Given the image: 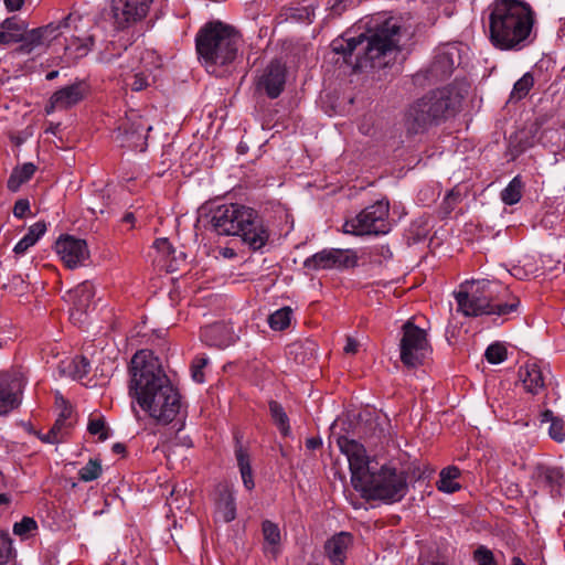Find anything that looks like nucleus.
Masks as SVG:
<instances>
[{
  "mask_svg": "<svg viewBox=\"0 0 565 565\" xmlns=\"http://www.w3.org/2000/svg\"><path fill=\"white\" fill-rule=\"evenodd\" d=\"M90 435L98 436L100 441H105L109 437V428L103 416H90L87 425Z\"/></svg>",
  "mask_w": 565,
  "mask_h": 565,
  "instance_id": "nucleus-40",
  "label": "nucleus"
},
{
  "mask_svg": "<svg viewBox=\"0 0 565 565\" xmlns=\"http://www.w3.org/2000/svg\"><path fill=\"white\" fill-rule=\"evenodd\" d=\"M484 356L489 363L499 364L507 360L508 351L503 344L495 342L487 348Z\"/></svg>",
  "mask_w": 565,
  "mask_h": 565,
  "instance_id": "nucleus-44",
  "label": "nucleus"
},
{
  "mask_svg": "<svg viewBox=\"0 0 565 565\" xmlns=\"http://www.w3.org/2000/svg\"><path fill=\"white\" fill-rule=\"evenodd\" d=\"M70 373L74 379H83L90 371V362L87 358L81 355L76 356L70 364Z\"/></svg>",
  "mask_w": 565,
  "mask_h": 565,
  "instance_id": "nucleus-45",
  "label": "nucleus"
},
{
  "mask_svg": "<svg viewBox=\"0 0 565 565\" xmlns=\"http://www.w3.org/2000/svg\"><path fill=\"white\" fill-rule=\"evenodd\" d=\"M152 0H111L109 17L116 30H126L141 21Z\"/></svg>",
  "mask_w": 565,
  "mask_h": 565,
  "instance_id": "nucleus-12",
  "label": "nucleus"
},
{
  "mask_svg": "<svg viewBox=\"0 0 565 565\" xmlns=\"http://www.w3.org/2000/svg\"><path fill=\"white\" fill-rule=\"evenodd\" d=\"M45 29L35 28L24 33H20V51L30 54L36 46L49 45L47 38L44 35Z\"/></svg>",
  "mask_w": 565,
  "mask_h": 565,
  "instance_id": "nucleus-28",
  "label": "nucleus"
},
{
  "mask_svg": "<svg viewBox=\"0 0 565 565\" xmlns=\"http://www.w3.org/2000/svg\"><path fill=\"white\" fill-rule=\"evenodd\" d=\"M476 565H498L493 552L484 545H479L472 554Z\"/></svg>",
  "mask_w": 565,
  "mask_h": 565,
  "instance_id": "nucleus-46",
  "label": "nucleus"
},
{
  "mask_svg": "<svg viewBox=\"0 0 565 565\" xmlns=\"http://www.w3.org/2000/svg\"><path fill=\"white\" fill-rule=\"evenodd\" d=\"M111 450L116 455H125L126 454V446L121 443H116L113 445Z\"/></svg>",
  "mask_w": 565,
  "mask_h": 565,
  "instance_id": "nucleus-64",
  "label": "nucleus"
},
{
  "mask_svg": "<svg viewBox=\"0 0 565 565\" xmlns=\"http://www.w3.org/2000/svg\"><path fill=\"white\" fill-rule=\"evenodd\" d=\"M337 444L340 451L348 458L351 484L355 490L363 480L369 478L367 475L372 471L370 457L362 444L347 436H339Z\"/></svg>",
  "mask_w": 565,
  "mask_h": 565,
  "instance_id": "nucleus-11",
  "label": "nucleus"
},
{
  "mask_svg": "<svg viewBox=\"0 0 565 565\" xmlns=\"http://www.w3.org/2000/svg\"><path fill=\"white\" fill-rule=\"evenodd\" d=\"M262 531L265 542L271 545L273 551H275L276 546L279 545L281 541L280 530L278 525L269 520H265L262 523Z\"/></svg>",
  "mask_w": 565,
  "mask_h": 565,
  "instance_id": "nucleus-41",
  "label": "nucleus"
},
{
  "mask_svg": "<svg viewBox=\"0 0 565 565\" xmlns=\"http://www.w3.org/2000/svg\"><path fill=\"white\" fill-rule=\"evenodd\" d=\"M81 17L78 14L70 13L67 17L62 19L58 22H51L46 25L40 26V29H45L44 35L47 38V42L51 43L57 36L62 34L63 29H76L75 22L79 21Z\"/></svg>",
  "mask_w": 565,
  "mask_h": 565,
  "instance_id": "nucleus-29",
  "label": "nucleus"
},
{
  "mask_svg": "<svg viewBox=\"0 0 565 565\" xmlns=\"http://www.w3.org/2000/svg\"><path fill=\"white\" fill-rule=\"evenodd\" d=\"M55 249L71 269L78 267L89 257L86 241L71 235L60 237L55 243Z\"/></svg>",
  "mask_w": 565,
  "mask_h": 565,
  "instance_id": "nucleus-14",
  "label": "nucleus"
},
{
  "mask_svg": "<svg viewBox=\"0 0 565 565\" xmlns=\"http://www.w3.org/2000/svg\"><path fill=\"white\" fill-rule=\"evenodd\" d=\"M401 32L399 20L391 17L376 24L369 35L334 39L331 49L355 70L366 67L367 63L373 68H381L388 64L386 57L398 51Z\"/></svg>",
  "mask_w": 565,
  "mask_h": 565,
  "instance_id": "nucleus-2",
  "label": "nucleus"
},
{
  "mask_svg": "<svg viewBox=\"0 0 565 565\" xmlns=\"http://www.w3.org/2000/svg\"><path fill=\"white\" fill-rule=\"evenodd\" d=\"M333 257L332 248H326L308 257L303 266L311 270L333 269Z\"/></svg>",
  "mask_w": 565,
  "mask_h": 565,
  "instance_id": "nucleus-32",
  "label": "nucleus"
},
{
  "mask_svg": "<svg viewBox=\"0 0 565 565\" xmlns=\"http://www.w3.org/2000/svg\"><path fill=\"white\" fill-rule=\"evenodd\" d=\"M539 142L543 146H547L548 143L554 145V136L547 137V129H544L540 137L523 135L522 129L515 135L514 147L519 152H523Z\"/></svg>",
  "mask_w": 565,
  "mask_h": 565,
  "instance_id": "nucleus-30",
  "label": "nucleus"
},
{
  "mask_svg": "<svg viewBox=\"0 0 565 565\" xmlns=\"http://www.w3.org/2000/svg\"><path fill=\"white\" fill-rule=\"evenodd\" d=\"M24 1L25 0H4V6L9 12H14L23 7Z\"/></svg>",
  "mask_w": 565,
  "mask_h": 565,
  "instance_id": "nucleus-61",
  "label": "nucleus"
},
{
  "mask_svg": "<svg viewBox=\"0 0 565 565\" xmlns=\"http://www.w3.org/2000/svg\"><path fill=\"white\" fill-rule=\"evenodd\" d=\"M221 330V327L218 326H211V327H206L202 330L201 332V337L202 339L209 344V345H218L217 343L215 342H211L209 341V335L211 334H215L217 333L218 331Z\"/></svg>",
  "mask_w": 565,
  "mask_h": 565,
  "instance_id": "nucleus-58",
  "label": "nucleus"
},
{
  "mask_svg": "<svg viewBox=\"0 0 565 565\" xmlns=\"http://www.w3.org/2000/svg\"><path fill=\"white\" fill-rule=\"evenodd\" d=\"M332 253L334 255L332 260L333 268L343 270L358 265V255L352 249L332 248Z\"/></svg>",
  "mask_w": 565,
  "mask_h": 565,
  "instance_id": "nucleus-35",
  "label": "nucleus"
},
{
  "mask_svg": "<svg viewBox=\"0 0 565 565\" xmlns=\"http://www.w3.org/2000/svg\"><path fill=\"white\" fill-rule=\"evenodd\" d=\"M0 29L6 30L7 32L13 31H22L23 28L19 24L18 20L14 17L7 18L0 23Z\"/></svg>",
  "mask_w": 565,
  "mask_h": 565,
  "instance_id": "nucleus-55",
  "label": "nucleus"
},
{
  "mask_svg": "<svg viewBox=\"0 0 565 565\" xmlns=\"http://www.w3.org/2000/svg\"><path fill=\"white\" fill-rule=\"evenodd\" d=\"M216 513L225 522L230 523L236 518V502L234 492L224 489L216 501Z\"/></svg>",
  "mask_w": 565,
  "mask_h": 565,
  "instance_id": "nucleus-24",
  "label": "nucleus"
},
{
  "mask_svg": "<svg viewBox=\"0 0 565 565\" xmlns=\"http://www.w3.org/2000/svg\"><path fill=\"white\" fill-rule=\"evenodd\" d=\"M209 359L205 356H195L191 364V376L194 382L203 383L205 381L203 369L207 365Z\"/></svg>",
  "mask_w": 565,
  "mask_h": 565,
  "instance_id": "nucleus-48",
  "label": "nucleus"
},
{
  "mask_svg": "<svg viewBox=\"0 0 565 565\" xmlns=\"http://www.w3.org/2000/svg\"><path fill=\"white\" fill-rule=\"evenodd\" d=\"M94 44V38L92 35L85 38V39H78L74 38L71 43L66 44L65 52L66 54L74 58H81L90 51L92 46Z\"/></svg>",
  "mask_w": 565,
  "mask_h": 565,
  "instance_id": "nucleus-34",
  "label": "nucleus"
},
{
  "mask_svg": "<svg viewBox=\"0 0 565 565\" xmlns=\"http://www.w3.org/2000/svg\"><path fill=\"white\" fill-rule=\"evenodd\" d=\"M124 50H126V47L121 44L114 41L107 42L104 49L98 53V61L100 63H110L114 58L119 57Z\"/></svg>",
  "mask_w": 565,
  "mask_h": 565,
  "instance_id": "nucleus-43",
  "label": "nucleus"
},
{
  "mask_svg": "<svg viewBox=\"0 0 565 565\" xmlns=\"http://www.w3.org/2000/svg\"><path fill=\"white\" fill-rule=\"evenodd\" d=\"M128 395L159 425L172 423L181 409V395L150 350L137 351L129 364Z\"/></svg>",
  "mask_w": 565,
  "mask_h": 565,
  "instance_id": "nucleus-1",
  "label": "nucleus"
},
{
  "mask_svg": "<svg viewBox=\"0 0 565 565\" xmlns=\"http://www.w3.org/2000/svg\"><path fill=\"white\" fill-rule=\"evenodd\" d=\"M30 211V203L25 199H20L14 203L13 215L18 218H23Z\"/></svg>",
  "mask_w": 565,
  "mask_h": 565,
  "instance_id": "nucleus-53",
  "label": "nucleus"
},
{
  "mask_svg": "<svg viewBox=\"0 0 565 565\" xmlns=\"http://www.w3.org/2000/svg\"><path fill=\"white\" fill-rule=\"evenodd\" d=\"M286 75L287 68L285 63L279 60H273L264 70L258 86L265 90L269 98H277L285 88Z\"/></svg>",
  "mask_w": 565,
  "mask_h": 565,
  "instance_id": "nucleus-15",
  "label": "nucleus"
},
{
  "mask_svg": "<svg viewBox=\"0 0 565 565\" xmlns=\"http://www.w3.org/2000/svg\"><path fill=\"white\" fill-rule=\"evenodd\" d=\"M58 399L61 401L62 409L57 418L66 422H74L72 406L62 396Z\"/></svg>",
  "mask_w": 565,
  "mask_h": 565,
  "instance_id": "nucleus-54",
  "label": "nucleus"
},
{
  "mask_svg": "<svg viewBox=\"0 0 565 565\" xmlns=\"http://www.w3.org/2000/svg\"><path fill=\"white\" fill-rule=\"evenodd\" d=\"M154 246L161 253L169 255L173 252V247L167 238H159L154 242Z\"/></svg>",
  "mask_w": 565,
  "mask_h": 565,
  "instance_id": "nucleus-57",
  "label": "nucleus"
},
{
  "mask_svg": "<svg viewBox=\"0 0 565 565\" xmlns=\"http://www.w3.org/2000/svg\"><path fill=\"white\" fill-rule=\"evenodd\" d=\"M242 435L236 431L234 434V455L241 473L243 484L247 491L255 488L254 472L252 469L250 454L246 446L242 443Z\"/></svg>",
  "mask_w": 565,
  "mask_h": 565,
  "instance_id": "nucleus-17",
  "label": "nucleus"
},
{
  "mask_svg": "<svg viewBox=\"0 0 565 565\" xmlns=\"http://www.w3.org/2000/svg\"><path fill=\"white\" fill-rule=\"evenodd\" d=\"M36 530V521L30 516H23L20 522H15L13 524V533L21 537H25L28 534Z\"/></svg>",
  "mask_w": 565,
  "mask_h": 565,
  "instance_id": "nucleus-47",
  "label": "nucleus"
},
{
  "mask_svg": "<svg viewBox=\"0 0 565 565\" xmlns=\"http://www.w3.org/2000/svg\"><path fill=\"white\" fill-rule=\"evenodd\" d=\"M534 85L533 74L527 72L513 86L510 95L511 100H521L527 96L529 92Z\"/></svg>",
  "mask_w": 565,
  "mask_h": 565,
  "instance_id": "nucleus-38",
  "label": "nucleus"
},
{
  "mask_svg": "<svg viewBox=\"0 0 565 565\" xmlns=\"http://www.w3.org/2000/svg\"><path fill=\"white\" fill-rule=\"evenodd\" d=\"M322 446L320 437H310L306 440V447L310 450H316Z\"/></svg>",
  "mask_w": 565,
  "mask_h": 565,
  "instance_id": "nucleus-62",
  "label": "nucleus"
},
{
  "mask_svg": "<svg viewBox=\"0 0 565 565\" xmlns=\"http://www.w3.org/2000/svg\"><path fill=\"white\" fill-rule=\"evenodd\" d=\"M351 544V534L348 532H340L326 542V555L333 565H343L347 559V553Z\"/></svg>",
  "mask_w": 565,
  "mask_h": 565,
  "instance_id": "nucleus-18",
  "label": "nucleus"
},
{
  "mask_svg": "<svg viewBox=\"0 0 565 565\" xmlns=\"http://www.w3.org/2000/svg\"><path fill=\"white\" fill-rule=\"evenodd\" d=\"M21 41V36H20V33H12V32H7L6 30L3 29H0V45H6V44H10V43H14V42H20Z\"/></svg>",
  "mask_w": 565,
  "mask_h": 565,
  "instance_id": "nucleus-56",
  "label": "nucleus"
},
{
  "mask_svg": "<svg viewBox=\"0 0 565 565\" xmlns=\"http://www.w3.org/2000/svg\"><path fill=\"white\" fill-rule=\"evenodd\" d=\"M523 182L519 175L514 177L501 191L500 196L504 204H516L522 198Z\"/></svg>",
  "mask_w": 565,
  "mask_h": 565,
  "instance_id": "nucleus-33",
  "label": "nucleus"
},
{
  "mask_svg": "<svg viewBox=\"0 0 565 565\" xmlns=\"http://www.w3.org/2000/svg\"><path fill=\"white\" fill-rule=\"evenodd\" d=\"M14 555L12 539L8 532L0 531V565H7Z\"/></svg>",
  "mask_w": 565,
  "mask_h": 565,
  "instance_id": "nucleus-42",
  "label": "nucleus"
},
{
  "mask_svg": "<svg viewBox=\"0 0 565 565\" xmlns=\"http://www.w3.org/2000/svg\"><path fill=\"white\" fill-rule=\"evenodd\" d=\"M488 39L500 51H521L533 42L535 12L523 0H494L487 8Z\"/></svg>",
  "mask_w": 565,
  "mask_h": 565,
  "instance_id": "nucleus-3",
  "label": "nucleus"
},
{
  "mask_svg": "<svg viewBox=\"0 0 565 565\" xmlns=\"http://www.w3.org/2000/svg\"><path fill=\"white\" fill-rule=\"evenodd\" d=\"M536 477L544 487L550 489L551 493L558 492L565 482L563 470L558 467L539 466Z\"/></svg>",
  "mask_w": 565,
  "mask_h": 565,
  "instance_id": "nucleus-22",
  "label": "nucleus"
},
{
  "mask_svg": "<svg viewBox=\"0 0 565 565\" xmlns=\"http://www.w3.org/2000/svg\"><path fill=\"white\" fill-rule=\"evenodd\" d=\"M268 406H269V413H270L273 420L278 426L280 433L282 435L287 436L290 431V425H289V418H288L284 407L277 401H270Z\"/></svg>",
  "mask_w": 565,
  "mask_h": 565,
  "instance_id": "nucleus-36",
  "label": "nucleus"
},
{
  "mask_svg": "<svg viewBox=\"0 0 565 565\" xmlns=\"http://www.w3.org/2000/svg\"><path fill=\"white\" fill-rule=\"evenodd\" d=\"M550 437L557 441L562 443L565 440V420L562 418L553 419V423L550 425L548 429Z\"/></svg>",
  "mask_w": 565,
  "mask_h": 565,
  "instance_id": "nucleus-49",
  "label": "nucleus"
},
{
  "mask_svg": "<svg viewBox=\"0 0 565 565\" xmlns=\"http://www.w3.org/2000/svg\"><path fill=\"white\" fill-rule=\"evenodd\" d=\"M46 232V224L39 221L31 225L28 233L15 244L13 252L17 255H23L31 246H33Z\"/></svg>",
  "mask_w": 565,
  "mask_h": 565,
  "instance_id": "nucleus-25",
  "label": "nucleus"
},
{
  "mask_svg": "<svg viewBox=\"0 0 565 565\" xmlns=\"http://www.w3.org/2000/svg\"><path fill=\"white\" fill-rule=\"evenodd\" d=\"M463 95L454 85L430 90L417 98L407 107L404 115L406 134H425L431 127L446 121L458 110Z\"/></svg>",
  "mask_w": 565,
  "mask_h": 565,
  "instance_id": "nucleus-4",
  "label": "nucleus"
},
{
  "mask_svg": "<svg viewBox=\"0 0 565 565\" xmlns=\"http://www.w3.org/2000/svg\"><path fill=\"white\" fill-rule=\"evenodd\" d=\"M77 311H86L94 296L95 288L90 281H84L67 292Z\"/></svg>",
  "mask_w": 565,
  "mask_h": 565,
  "instance_id": "nucleus-23",
  "label": "nucleus"
},
{
  "mask_svg": "<svg viewBox=\"0 0 565 565\" xmlns=\"http://www.w3.org/2000/svg\"><path fill=\"white\" fill-rule=\"evenodd\" d=\"M557 417L554 416L553 412L550 411V409H546L544 411L542 414H541V422L542 423H547V422H551V424L553 423V419H556Z\"/></svg>",
  "mask_w": 565,
  "mask_h": 565,
  "instance_id": "nucleus-63",
  "label": "nucleus"
},
{
  "mask_svg": "<svg viewBox=\"0 0 565 565\" xmlns=\"http://www.w3.org/2000/svg\"><path fill=\"white\" fill-rule=\"evenodd\" d=\"M358 349H359V342L355 339L348 337L347 343L343 349L344 352L348 354H355L358 352Z\"/></svg>",
  "mask_w": 565,
  "mask_h": 565,
  "instance_id": "nucleus-60",
  "label": "nucleus"
},
{
  "mask_svg": "<svg viewBox=\"0 0 565 565\" xmlns=\"http://www.w3.org/2000/svg\"><path fill=\"white\" fill-rule=\"evenodd\" d=\"M151 127L146 128L141 120L127 121L119 127V134L122 135V141L129 147H137L141 139H145V131H149Z\"/></svg>",
  "mask_w": 565,
  "mask_h": 565,
  "instance_id": "nucleus-26",
  "label": "nucleus"
},
{
  "mask_svg": "<svg viewBox=\"0 0 565 565\" xmlns=\"http://www.w3.org/2000/svg\"><path fill=\"white\" fill-rule=\"evenodd\" d=\"M520 379L525 391L537 395L545 387V377L542 369L536 363H526L519 371Z\"/></svg>",
  "mask_w": 565,
  "mask_h": 565,
  "instance_id": "nucleus-19",
  "label": "nucleus"
},
{
  "mask_svg": "<svg viewBox=\"0 0 565 565\" xmlns=\"http://www.w3.org/2000/svg\"><path fill=\"white\" fill-rule=\"evenodd\" d=\"M102 472L103 468L100 460L90 458L88 462L79 469L78 478L81 481L89 482L98 479Z\"/></svg>",
  "mask_w": 565,
  "mask_h": 565,
  "instance_id": "nucleus-39",
  "label": "nucleus"
},
{
  "mask_svg": "<svg viewBox=\"0 0 565 565\" xmlns=\"http://www.w3.org/2000/svg\"><path fill=\"white\" fill-rule=\"evenodd\" d=\"M456 47H444L439 50L427 71L428 77L435 81H444L448 78L456 66Z\"/></svg>",
  "mask_w": 565,
  "mask_h": 565,
  "instance_id": "nucleus-16",
  "label": "nucleus"
},
{
  "mask_svg": "<svg viewBox=\"0 0 565 565\" xmlns=\"http://www.w3.org/2000/svg\"><path fill=\"white\" fill-rule=\"evenodd\" d=\"M242 44L239 32L222 21L205 23L196 34L195 46L205 65L225 66L235 61Z\"/></svg>",
  "mask_w": 565,
  "mask_h": 565,
  "instance_id": "nucleus-7",
  "label": "nucleus"
},
{
  "mask_svg": "<svg viewBox=\"0 0 565 565\" xmlns=\"http://www.w3.org/2000/svg\"><path fill=\"white\" fill-rule=\"evenodd\" d=\"M459 476L460 470L457 467L450 466L444 468L437 482L438 490L446 493H454L459 490L460 484L456 481Z\"/></svg>",
  "mask_w": 565,
  "mask_h": 565,
  "instance_id": "nucleus-31",
  "label": "nucleus"
},
{
  "mask_svg": "<svg viewBox=\"0 0 565 565\" xmlns=\"http://www.w3.org/2000/svg\"><path fill=\"white\" fill-rule=\"evenodd\" d=\"M211 230L217 235L241 236L253 250H260L269 241V230L262 216L242 204H223L210 213Z\"/></svg>",
  "mask_w": 565,
  "mask_h": 565,
  "instance_id": "nucleus-5",
  "label": "nucleus"
},
{
  "mask_svg": "<svg viewBox=\"0 0 565 565\" xmlns=\"http://www.w3.org/2000/svg\"><path fill=\"white\" fill-rule=\"evenodd\" d=\"M390 201L383 198L363 209L355 217L347 220L343 233L354 236L386 235L392 230Z\"/></svg>",
  "mask_w": 565,
  "mask_h": 565,
  "instance_id": "nucleus-9",
  "label": "nucleus"
},
{
  "mask_svg": "<svg viewBox=\"0 0 565 565\" xmlns=\"http://www.w3.org/2000/svg\"><path fill=\"white\" fill-rule=\"evenodd\" d=\"M460 201H461V193L456 189L450 190L446 194L444 202H443L445 212L447 214L450 213Z\"/></svg>",
  "mask_w": 565,
  "mask_h": 565,
  "instance_id": "nucleus-50",
  "label": "nucleus"
},
{
  "mask_svg": "<svg viewBox=\"0 0 565 565\" xmlns=\"http://www.w3.org/2000/svg\"><path fill=\"white\" fill-rule=\"evenodd\" d=\"M458 311L466 317L505 316L516 311L520 299L498 281L488 279L466 282L455 292Z\"/></svg>",
  "mask_w": 565,
  "mask_h": 565,
  "instance_id": "nucleus-6",
  "label": "nucleus"
},
{
  "mask_svg": "<svg viewBox=\"0 0 565 565\" xmlns=\"http://www.w3.org/2000/svg\"><path fill=\"white\" fill-rule=\"evenodd\" d=\"M21 404V390L18 383L0 381V416L8 415Z\"/></svg>",
  "mask_w": 565,
  "mask_h": 565,
  "instance_id": "nucleus-21",
  "label": "nucleus"
},
{
  "mask_svg": "<svg viewBox=\"0 0 565 565\" xmlns=\"http://www.w3.org/2000/svg\"><path fill=\"white\" fill-rule=\"evenodd\" d=\"M74 422H66L56 418L55 423L51 427L52 430H54L55 435H58L62 437V441L65 440L66 436L70 434L71 428L73 427Z\"/></svg>",
  "mask_w": 565,
  "mask_h": 565,
  "instance_id": "nucleus-52",
  "label": "nucleus"
},
{
  "mask_svg": "<svg viewBox=\"0 0 565 565\" xmlns=\"http://www.w3.org/2000/svg\"><path fill=\"white\" fill-rule=\"evenodd\" d=\"M40 439L43 443L47 444H58L62 443V437L58 435H55L54 430L50 429L46 434H43L40 436Z\"/></svg>",
  "mask_w": 565,
  "mask_h": 565,
  "instance_id": "nucleus-59",
  "label": "nucleus"
},
{
  "mask_svg": "<svg viewBox=\"0 0 565 565\" xmlns=\"http://www.w3.org/2000/svg\"><path fill=\"white\" fill-rule=\"evenodd\" d=\"M131 79V83H128L127 85H129L134 92H140L149 86V76L143 72L135 73Z\"/></svg>",
  "mask_w": 565,
  "mask_h": 565,
  "instance_id": "nucleus-51",
  "label": "nucleus"
},
{
  "mask_svg": "<svg viewBox=\"0 0 565 565\" xmlns=\"http://www.w3.org/2000/svg\"><path fill=\"white\" fill-rule=\"evenodd\" d=\"M291 317L292 310L289 307H284L268 317V324L275 331H282L289 327Z\"/></svg>",
  "mask_w": 565,
  "mask_h": 565,
  "instance_id": "nucleus-37",
  "label": "nucleus"
},
{
  "mask_svg": "<svg viewBox=\"0 0 565 565\" xmlns=\"http://www.w3.org/2000/svg\"><path fill=\"white\" fill-rule=\"evenodd\" d=\"M403 335L399 342V358L407 367H417L430 352V344L424 329L408 320L403 324Z\"/></svg>",
  "mask_w": 565,
  "mask_h": 565,
  "instance_id": "nucleus-10",
  "label": "nucleus"
},
{
  "mask_svg": "<svg viewBox=\"0 0 565 565\" xmlns=\"http://www.w3.org/2000/svg\"><path fill=\"white\" fill-rule=\"evenodd\" d=\"M36 166L32 162L23 163L21 167L13 169L8 179V189L15 192L20 186L28 182L35 173Z\"/></svg>",
  "mask_w": 565,
  "mask_h": 565,
  "instance_id": "nucleus-27",
  "label": "nucleus"
},
{
  "mask_svg": "<svg viewBox=\"0 0 565 565\" xmlns=\"http://www.w3.org/2000/svg\"><path fill=\"white\" fill-rule=\"evenodd\" d=\"M355 491L367 501L380 500L395 503L404 499L408 492L407 472L393 466L384 465L379 471H371Z\"/></svg>",
  "mask_w": 565,
  "mask_h": 565,
  "instance_id": "nucleus-8",
  "label": "nucleus"
},
{
  "mask_svg": "<svg viewBox=\"0 0 565 565\" xmlns=\"http://www.w3.org/2000/svg\"><path fill=\"white\" fill-rule=\"evenodd\" d=\"M89 93V85L85 81H75L53 93L45 106V113L52 114L55 109H70L81 103Z\"/></svg>",
  "mask_w": 565,
  "mask_h": 565,
  "instance_id": "nucleus-13",
  "label": "nucleus"
},
{
  "mask_svg": "<svg viewBox=\"0 0 565 565\" xmlns=\"http://www.w3.org/2000/svg\"><path fill=\"white\" fill-rule=\"evenodd\" d=\"M561 124L553 116L543 115L535 119L534 122L523 128V135L540 137L547 129V137L554 136V143L561 142Z\"/></svg>",
  "mask_w": 565,
  "mask_h": 565,
  "instance_id": "nucleus-20",
  "label": "nucleus"
}]
</instances>
